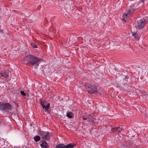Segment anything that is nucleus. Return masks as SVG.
Segmentation results:
<instances>
[{
    "label": "nucleus",
    "mask_w": 148,
    "mask_h": 148,
    "mask_svg": "<svg viewBox=\"0 0 148 148\" xmlns=\"http://www.w3.org/2000/svg\"><path fill=\"white\" fill-rule=\"evenodd\" d=\"M25 60L28 64H30L35 68L38 67L39 63L42 61L41 59L32 55L27 56L25 58Z\"/></svg>",
    "instance_id": "f257e3e1"
},
{
    "label": "nucleus",
    "mask_w": 148,
    "mask_h": 148,
    "mask_svg": "<svg viewBox=\"0 0 148 148\" xmlns=\"http://www.w3.org/2000/svg\"><path fill=\"white\" fill-rule=\"evenodd\" d=\"M87 90L90 93H95L97 92V87L95 85H89L87 86Z\"/></svg>",
    "instance_id": "f03ea898"
},
{
    "label": "nucleus",
    "mask_w": 148,
    "mask_h": 148,
    "mask_svg": "<svg viewBox=\"0 0 148 148\" xmlns=\"http://www.w3.org/2000/svg\"><path fill=\"white\" fill-rule=\"evenodd\" d=\"M148 21H146L145 19H143L140 21H137L136 26L139 29L143 28L145 25L147 23Z\"/></svg>",
    "instance_id": "7ed1b4c3"
},
{
    "label": "nucleus",
    "mask_w": 148,
    "mask_h": 148,
    "mask_svg": "<svg viewBox=\"0 0 148 148\" xmlns=\"http://www.w3.org/2000/svg\"><path fill=\"white\" fill-rule=\"evenodd\" d=\"M12 108V106L8 103L2 104L1 109V110L8 111L11 110Z\"/></svg>",
    "instance_id": "20e7f679"
},
{
    "label": "nucleus",
    "mask_w": 148,
    "mask_h": 148,
    "mask_svg": "<svg viewBox=\"0 0 148 148\" xmlns=\"http://www.w3.org/2000/svg\"><path fill=\"white\" fill-rule=\"evenodd\" d=\"M40 136L44 140H48L49 138V133L45 131H40Z\"/></svg>",
    "instance_id": "39448f33"
},
{
    "label": "nucleus",
    "mask_w": 148,
    "mask_h": 148,
    "mask_svg": "<svg viewBox=\"0 0 148 148\" xmlns=\"http://www.w3.org/2000/svg\"><path fill=\"white\" fill-rule=\"evenodd\" d=\"M40 105L42 106L43 109H45V111H47L48 112V110L50 107V104L48 103L47 104V103L46 101H42L41 99H40Z\"/></svg>",
    "instance_id": "423d86ee"
},
{
    "label": "nucleus",
    "mask_w": 148,
    "mask_h": 148,
    "mask_svg": "<svg viewBox=\"0 0 148 148\" xmlns=\"http://www.w3.org/2000/svg\"><path fill=\"white\" fill-rule=\"evenodd\" d=\"M123 129V127H115L114 128H112V131L113 132H116L117 133H119L121 132V131Z\"/></svg>",
    "instance_id": "0eeeda50"
},
{
    "label": "nucleus",
    "mask_w": 148,
    "mask_h": 148,
    "mask_svg": "<svg viewBox=\"0 0 148 148\" xmlns=\"http://www.w3.org/2000/svg\"><path fill=\"white\" fill-rule=\"evenodd\" d=\"M1 75L2 76L4 77H8L9 76L8 71L5 70H3L1 72Z\"/></svg>",
    "instance_id": "6e6552de"
},
{
    "label": "nucleus",
    "mask_w": 148,
    "mask_h": 148,
    "mask_svg": "<svg viewBox=\"0 0 148 148\" xmlns=\"http://www.w3.org/2000/svg\"><path fill=\"white\" fill-rule=\"evenodd\" d=\"M134 11V8L131 7H130L129 9L126 10L125 12L129 15L132 14Z\"/></svg>",
    "instance_id": "1a4fd4ad"
},
{
    "label": "nucleus",
    "mask_w": 148,
    "mask_h": 148,
    "mask_svg": "<svg viewBox=\"0 0 148 148\" xmlns=\"http://www.w3.org/2000/svg\"><path fill=\"white\" fill-rule=\"evenodd\" d=\"M41 147L42 148H47L48 144L45 141H41L40 142Z\"/></svg>",
    "instance_id": "9d476101"
},
{
    "label": "nucleus",
    "mask_w": 148,
    "mask_h": 148,
    "mask_svg": "<svg viewBox=\"0 0 148 148\" xmlns=\"http://www.w3.org/2000/svg\"><path fill=\"white\" fill-rule=\"evenodd\" d=\"M75 146V144L70 143L65 145V148H73Z\"/></svg>",
    "instance_id": "9b49d317"
},
{
    "label": "nucleus",
    "mask_w": 148,
    "mask_h": 148,
    "mask_svg": "<svg viewBox=\"0 0 148 148\" xmlns=\"http://www.w3.org/2000/svg\"><path fill=\"white\" fill-rule=\"evenodd\" d=\"M128 15H129L128 14L125 12L122 16L123 19L125 21H127V16Z\"/></svg>",
    "instance_id": "f8f14e48"
},
{
    "label": "nucleus",
    "mask_w": 148,
    "mask_h": 148,
    "mask_svg": "<svg viewBox=\"0 0 148 148\" xmlns=\"http://www.w3.org/2000/svg\"><path fill=\"white\" fill-rule=\"evenodd\" d=\"M73 114L71 112H67L66 116L69 118H71L73 116Z\"/></svg>",
    "instance_id": "ddd939ff"
},
{
    "label": "nucleus",
    "mask_w": 148,
    "mask_h": 148,
    "mask_svg": "<svg viewBox=\"0 0 148 148\" xmlns=\"http://www.w3.org/2000/svg\"><path fill=\"white\" fill-rule=\"evenodd\" d=\"M131 33L132 34V36L134 37V38L136 39L137 38L138 39H139L138 36V35L136 33L132 32V30H131Z\"/></svg>",
    "instance_id": "4468645a"
},
{
    "label": "nucleus",
    "mask_w": 148,
    "mask_h": 148,
    "mask_svg": "<svg viewBox=\"0 0 148 148\" xmlns=\"http://www.w3.org/2000/svg\"><path fill=\"white\" fill-rule=\"evenodd\" d=\"M34 139L35 142H38L40 140V138L39 136H36L34 137Z\"/></svg>",
    "instance_id": "2eb2a0df"
},
{
    "label": "nucleus",
    "mask_w": 148,
    "mask_h": 148,
    "mask_svg": "<svg viewBox=\"0 0 148 148\" xmlns=\"http://www.w3.org/2000/svg\"><path fill=\"white\" fill-rule=\"evenodd\" d=\"M56 148H65V145L63 144H61L57 145Z\"/></svg>",
    "instance_id": "dca6fc26"
},
{
    "label": "nucleus",
    "mask_w": 148,
    "mask_h": 148,
    "mask_svg": "<svg viewBox=\"0 0 148 148\" xmlns=\"http://www.w3.org/2000/svg\"><path fill=\"white\" fill-rule=\"evenodd\" d=\"M123 81H124V83H126L128 82V80H126V79H127L128 77L126 75H123Z\"/></svg>",
    "instance_id": "f3484780"
},
{
    "label": "nucleus",
    "mask_w": 148,
    "mask_h": 148,
    "mask_svg": "<svg viewBox=\"0 0 148 148\" xmlns=\"http://www.w3.org/2000/svg\"><path fill=\"white\" fill-rule=\"evenodd\" d=\"M32 46L34 48H36L38 47L34 43L32 44Z\"/></svg>",
    "instance_id": "a211bd4d"
},
{
    "label": "nucleus",
    "mask_w": 148,
    "mask_h": 148,
    "mask_svg": "<svg viewBox=\"0 0 148 148\" xmlns=\"http://www.w3.org/2000/svg\"><path fill=\"white\" fill-rule=\"evenodd\" d=\"M21 94L24 96H25L26 95V94L23 90L21 91Z\"/></svg>",
    "instance_id": "6ab92c4d"
},
{
    "label": "nucleus",
    "mask_w": 148,
    "mask_h": 148,
    "mask_svg": "<svg viewBox=\"0 0 148 148\" xmlns=\"http://www.w3.org/2000/svg\"><path fill=\"white\" fill-rule=\"evenodd\" d=\"M83 119L84 120H86L87 119V118L86 117H84Z\"/></svg>",
    "instance_id": "aec40b11"
},
{
    "label": "nucleus",
    "mask_w": 148,
    "mask_h": 148,
    "mask_svg": "<svg viewBox=\"0 0 148 148\" xmlns=\"http://www.w3.org/2000/svg\"><path fill=\"white\" fill-rule=\"evenodd\" d=\"M2 103H1V102H0V109H1V107Z\"/></svg>",
    "instance_id": "412c9836"
}]
</instances>
